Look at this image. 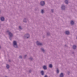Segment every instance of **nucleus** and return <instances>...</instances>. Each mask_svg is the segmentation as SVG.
Segmentation results:
<instances>
[{
  "mask_svg": "<svg viewBox=\"0 0 77 77\" xmlns=\"http://www.w3.org/2000/svg\"><path fill=\"white\" fill-rule=\"evenodd\" d=\"M13 44H14V46L16 48H17V42L15 41H14L13 42Z\"/></svg>",
  "mask_w": 77,
  "mask_h": 77,
  "instance_id": "f257e3e1",
  "label": "nucleus"
},
{
  "mask_svg": "<svg viewBox=\"0 0 77 77\" xmlns=\"http://www.w3.org/2000/svg\"><path fill=\"white\" fill-rule=\"evenodd\" d=\"M41 6H44L45 5V2L44 1H42L41 2Z\"/></svg>",
  "mask_w": 77,
  "mask_h": 77,
  "instance_id": "f03ea898",
  "label": "nucleus"
},
{
  "mask_svg": "<svg viewBox=\"0 0 77 77\" xmlns=\"http://www.w3.org/2000/svg\"><path fill=\"white\" fill-rule=\"evenodd\" d=\"M36 44L38 45H42V43H39L38 42H37Z\"/></svg>",
  "mask_w": 77,
  "mask_h": 77,
  "instance_id": "7ed1b4c3",
  "label": "nucleus"
},
{
  "mask_svg": "<svg viewBox=\"0 0 77 77\" xmlns=\"http://www.w3.org/2000/svg\"><path fill=\"white\" fill-rule=\"evenodd\" d=\"M9 35L10 36V39H11V37H12V34L11 33V32H9Z\"/></svg>",
  "mask_w": 77,
  "mask_h": 77,
  "instance_id": "20e7f679",
  "label": "nucleus"
},
{
  "mask_svg": "<svg viewBox=\"0 0 77 77\" xmlns=\"http://www.w3.org/2000/svg\"><path fill=\"white\" fill-rule=\"evenodd\" d=\"M65 33L66 35H69V32L68 31H66Z\"/></svg>",
  "mask_w": 77,
  "mask_h": 77,
  "instance_id": "39448f33",
  "label": "nucleus"
},
{
  "mask_svg": "<svg viewBox=\"0 0 77 77\" xmlns=\"http://www.w3.org/2000/svg\"><path fill=\"white\" fill-rule=\"evenodd\" d=\"M1 21H4V20H5V18H4V17H2L1 18Z\"/></svg>",
  "mask_w": 77,
  "mask_h": 77,
  "instance_id": "423d86ee",
  "label": "nucleus"
},
{
  "mask_svg": "<svg viewBox=\"0 0 77 77\" xmlns=\"http://www.w3.org/2000/svg\"><path fill=\"white\" fill-rule=\"evenodd\" d=\"M63 77V73H61L60 75V77Z\"/></svg>",
  "mask_w": 77,
  "mask_h": 77,
  "instance_id": "0eeeda50",
  "label": "nucleus"
},
{
  "mask_svg": "<svg viewBox=\"0 0 77 77\" xmlns=\"http://www.w3.org/2000/svg\"><path fill=\"white\" fill-rule=\"evenodd\" d=\"M74 24V21H72V20L71 21V24L72 25H73V24Z\"/></svg>",
  "mask_w": 77,
  "mask_h": 77,
  "instance_id": "6e6552de",
  "label": "nucleus"
},
{
  "mask_svg": "<svg viewBox=\"0 0 77 77\" xmlns=\"http://www.w3.org/2000/svg\"><path fill=\"white\" fill-rule=\"evenodd\" d=\"M43 69H47V67L45 66H44L43 67Z\"/></svg>",
  "mask_w": 77,
  "mask_h": 77,
  "instance_id": "1a4fd4ad",
  "label": "nucleus"
},
{
  "mask_svg": "<svg viewBox=\"0 0 77 77\" xmlns=\"http://www.w3.org/2000/svg\"><path fill=\"white\" fill-rule=\"evenodd\" d=\"M65 7L63 5L62 6V9H65Z\"/></svg>",
  "mask_w": 77,
  "mask_h": 77,
  "instance_id": "9d476101",
  "label": "nucleus"
},
{
  "mask_svg": "<svg viewBox=\"0 0 77 77\" xmlns=\"http://www.w3.org/2000/svg\"><path fill=\"white\" fill-rule=\"evenodd\" d=\"M75 48H76V46H75V45H73V49L75 50Z\"/></svg>",
  "mask_w": 77,
  "mask_h": 77,
  "instance_id": "9b49d317",
  "label": "nucleus"
},
{
  "mask_svg": "<svg viewBox=\"0 0 77 77\" xmlns=\"http://www.w3.org/2000/svg\"><path fill=\"white\" fill-rule=\"evenodd\" d=\"M65 3L66 4H68V2L67 0H65Z\"/></svg>",
  "mask_w": 77,
  "mask_h": 77,
  "instance_id": "f8f14e48",
  "label": "nucleus"
},
{
  "mask_svg": "<svg viewBox=\"0 0 77 77\" xmlns=\"http://www.w3.org/2000/svg\"><path fill=\"white\" fill-rule=\"evenodd\" d=\"M6 68H7L8 69V68H9V65L7 64V66H6Z\"/></svg>",
  "mask_w": 77,
  "mask_h": 77,
  "instance_id": "ddd939ff",
  "label": "nucleus"
},
{
  "mask_svg": "<svg viewBox=\"0 0 77 77\" xmlns=\"http://www.w3.org/2000/svg\"><path fill=\"white\" fill-rule=\"evenodd\" d=\"M26 35L27 36H28V37H27V38H29V34H27Z\"/></svg>",
  "mask_w": 77,
  "mask_h": 77,
  "instance_id": "4468645a",
  "label": "nucleus"
},
{
  "mask_svg": "<svg viewBox=\"0 0 77 77\" xmlns=\"http://www.w3.org/2000/svg\"><path fill=\"white\" fill-rule=\"evenodd\" d=\"M49 66L50 68H52L53 66L52 65V64H50L49 65Z\"/></svg>",
  "mask_w": 77,
  "mask_h": 77,
  "instance_id": "2eb2a0df",
  "label": "nucleus"
},
{
  "mask_svg": "<svg viewBox=\"0 0 77 77\" xmlns=\"http://www.w3.org/2000/svg\"><path fill=\"white\" fill-rule=\"evenodd\" d=\"M41 74H42V75H44V71H42L41 72Z\"/></svg>",
  "mask_w": 77,
  "mask_h": 77,
  "instance_id": "dca6fc26",
  "label": "nucleus"
},
{
  "mask_svg": "<svg viewBox=\"0 0 77 77\" xmlns=\"http://www.w3.org/2000/svg\"><path fill=\"white\" fill-rule=\"evenodd\" d=\"M41 50H42V51H43V52H44V49L42 48Z\"/></svg>",
  "mask_w": 77,
  "mask_h": 77,
  "instance_id": "f3484780",
  "label": "nucleus"
},
{
  "mask_svg": "<svg viewBox=\"0 0 77 77\" xmlns=\"http://www.w3.org/2000/svg\"><path fill=\"white\" fill-rule=\"evenodd\" d=\"M41 12H42V13H44V10H42V11H41Z\"/></svg>",
  "mask_w": 77,
  "mask_h": 77,
  "instance_id": "a211bd4d",
  "label": "nucleus"
},
{
  "mask_svg": "<svg viewBox=\"0 0 77 77\" xmlns=\"http://www.w3.org/2000/svg\"><path fill=\"white\" fill-rule=\"evenodd\" d=\"M59 70L57 69V73H59Z\"/></svg>",
  "mask_w": 77,
  "mask_h": 77,
  "instance_id": "6ab92c4d",
  "label": "nucleus"
},
{
  "mask_svg": "<svg viewBox=\"0 0 77 77\" xmlns=\"http://www.w3.org/2000/svg\"><path fill=\"white\" fill-rule=\"evenodd\" d=\"M19 28L20 29H21V26H19Z\"/></svg>",
  "mask_w": 77,
  "mask_h": 77,
  "instance_id": "aec40b11",
  "label": "nucleus"
},
{
  "mask_svg": "<svg viewBox=\"0 0 77 77\" xmlns=\"http://www.w3.org/2000/svg\"><path fill=\"white\" fill-rule=\"evenodd\" d=\"M19 58H22V57L21 56H20L19 57Z\"/></svg>",
  "mask_w": 77,
  "mask_h": 77,
  "instance_id": "412c9836",
  "label": "nucleus"
},
{
  "mask_svg": "<svg viewBox=\"0 0 77 77\" xmlns=\"http://www.w3.org/2000/svg\"><path fill=\"white\" fill-rule=\"evenodd\" d=\"M45 77H47V75H45Z\"/></svg>",
  "mask_w": 77,
  "mask_h": 77,
  "instance_id": "4be33fe9",
  "label": "nucleus"
},
{
  "mask_svg": "<svg viewBox=\"0 0 77 77\" xmlns=\"http://www.w3.org/2000/svg\"><path fill=\"white\" fill-rule=\"evenodd\" d=\"M53 10H51V11L53 12Z\"/></svg>",
  "mask_w": 77,
  "mask_h": 77,
  "instance_id": "5701e85b",
  "label": "nucleus"
},
{
  "mask_svg": "<svg viewBox=\"0 0 77 77\" xmlns=\"http://www.w3.org/2000/svg\"><path fill=\"white\" fill-rule=\"evenodd\" d=\"M7 32H8V31H7Z\"/></svg>",
  "mask_w": 77,
  "mask_h": 77,
  "instance_id": "b1692460",
  "label": "nucleus"
},
{
  "mask_svg": "<svg viewBox=\"0 0 77 77\" xmlns=\"http://www.w3.org/2000/svg\"><path fill=\"white\" fill-rule=\"evenodd\" d=\"M0 48H1V47H0Z\"/></svg>",
  "mask_w": 77,
  "mask_h": 77,
  "instance_id": "393cba45",
  "label": "nucleus"
}]
</instances>
